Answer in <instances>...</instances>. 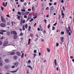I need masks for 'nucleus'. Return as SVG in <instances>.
<instances>
[{"label":"nucleus","mask_w":74,"mask_h":74,"mask_svg":"<svg viewBox=\"0 0 74 74\" xmlns=\"http://www.w3.org/2000/svg\"><path fill=\"white\" fill-rule=\"evenodd\" d=\"M21 21H22V22L23 23H25V20H21Z\"/></svg>","instance_id":"nucleus-25"},{"label":"nucleus","mask_w":74,"mask_h":74,"mask_svg":"<svg viewBox=\"0 0 74 74\" xmlns=\"http://www.w3.org/2000/svg\"><path fill=\"white\" fill-rule=\"evenodd\" d=\"M44 21L45 22V23H47V20L45 19Z\"/></svg>","instance_id":"nucleus-58"},{"label":"nucleus","mask_w":74,"mask_h":74,"mask_svg":"<svg viewBox=\"0 0 74 74\" xmlns=\"http://www.w3.org/2000/svg\"><path fill=\"white\" fill-rule=\"evenodd\" d=\"M54 62V63H55V65L56 66V65H57V62H56V59L55 60Z\"/></svg>","instance_id":"nucleus-13"},{"label":"nucleus","mask_w":74,"mask_h":74,"mask_svg":"<svg viewBox=\"0 0 74 74\" xmlns=\"http://www.w3.org/2000/svg\"><path fill=\"white\" fill-rule=\"evenodd\" d=\"M24 4L25 5V6H26V5H27V3H24Z\"/></svg>","instance_id":"nucleus-60"},{"label":"nucleus","mask_w":74,"mask_h":74,"mask_svg":"<svg viewBox=\"0 0 74 74\" xmlns=\"http://www.w3.org/2000/svg\"><path fill=\"white\" fill-rule=\"evenodd\" d=\"M5 3L6 5L5 6V7H6L7 5V4H8L7 2H6Z\"/></svg>","instance_id":"nucleus-54"},{"label":"nucleus","mask_w":74,"mask_h":74,"mask_svg":"<svg viewBox=\"0 0 74 74\" xmlns=\"http://www.w3.org/2000/svg\"><path fill=\"white\" fill-rule=\"evenodd\" d=\"M18 13V15H21V12H19Z\"/></svg>","instance_id":"nucleus-47"},{"label":"nucleus","mask_w":74,"mask_h":74,"mask_svg":"<svg viewBox=\"0 0 74 74\" xmlns=\"http://www.w3.org/2000/svg\"><path fill=\"white\" fill-rule=\"evenodd\" d=\"M13 34H14V35H16L17 34L16 33V32L15 31H14L13 32Z\"/></svg>","instance_id":"nucleus-10"},{"label":"nucleus","mask_w":74,"mask_h":74,"mask_svg":"<svg viewBox=\"0 0 74 74\" xmlns=\"http://www.w3.org/2000/svg\"><path fill=\"white\" fill-rule=\"evenodd\" d=\"M1 9L2 10V11H3L4 10V7H3L1 6Z\"/></svg>","instance_id":"nucleus-43"},{"label":"nucleus","mask_w":74,"mask_h":74,"mask_svg":"<svg viewBox=\"0 0 74 74\" xmlns=\"http://www.w3.org/2000/svg\"><path fill=\"white\" fill-rule=\"evenodd\" d=\"M23 34L22 33H21L20 34V36H23Z\"/></svg>","instance_id":"nucleus-39"},{"label":"nucleus","mask_w":74,"mask_h":74,"mask_svg":"<svg viewBox=\"0 0 74 74\" xmlns=\"http://www.w3.org/2000/svg\"><path fill=\"white\" fill-rule=\"evenodd\" d=\"M16 53L17 55L19 56H20L21 55V53L18 51L16 52Z\"/></svg>","instance_id":"nucleus-7"},{"label":"nucleus","mask_w":74,"mask_h":74,"mask_svg":"<svg viewBox=\"0 0 74 74\" xmlns=\"http://www.w3.org/2000/svg\"><path fill=\"white\" fill-rule=\"evenodd\" d=\"M17 18H18V20H19L20 18V16H18L17 17Z\"/></svg>","instance_id":"nucleus-51"},{"label":"nucleus","mask_w":74,"mask_h":74,"mask_svg":"<svg viewBox=\"0 0 74 74\" xmlns=\"http://www.w3.org/2000/svg\"><path fill=\"white\" fill-rule=\"evenodd\" d=\"M17 71H18V70H16L15 71H10V73H15V72H17Z\"/></svg>","instance_id":"nucleus-17"},{"label":"nucleus","mask_w":74,"mask_h":74,"mask_svg":"<svg viewBox=\"0 0 74 74\" xmlns=\"http://www.w3.org/2000/svg\"><path fill=\"white\" fill-rule=\"evenodd\" d=\"M30 36L31 37H33V34H30Z\"/></svg>","instance_id":"nucleus-33"},{"label":"nucleus","mask_w":74,"mask_h":74,"mask_svg":"<svg viewBox=\"0 0 74 74\" xmlns=\"http://www.w3.org/2000/svg\"><path fill=\"white\" fill-rule=\"evenodd\" d=\"M10 24H11V23H10V22H8L7 25H10Z\"/></svg>","instance_id":"nucleus-36"},{"label":"nucleus","mask_w":74,"mask_h":74,"mask_svg":"<svg viewBox=\"0 0 74 74\" xmlns=\"http://www.w3.org/2000/svg\"><path fill=\"white\" fill-rule=\"evenodd\" d=\"M62 18H64V13H62Z\"/></svg>","instance_id":"nucleus-21"},{"label":"nucleus","mask_w":74,"mask_h":74,"mask_svg":"<svg viewBox=\"0 0 74 74\" xmlns=\"http://www.w3.org/2000/svg\"><path fill=\"white\" fill-rule=\"evenodd\" d=\"M25 25H23V30H25Z\"/></svg>","instance_id":"nucleus-19"},{"label":"nucleus","mask_w":74,"mask_h":74,"mask_svg":"<svg viewBox=\"0 0 74 74\" xmlns=\"http://www.w3.org/2000/svg\"><path fill=\"white\" fill-rule=\"evenodd\" d=\"M28 27V26H27V24H25V28L26 29H27V27Z\"/></svg>","instance_id":"nucleus-26"},{"label":"nucleus","mask_w":74,"mask_h":74,"mask_svg":"<svg viewBox=\"0 0 74 74\" xmlns=\"http://www.w3.org/2000/svg\"><path fill=\"white\" fill-rule=\"evenodd\" d=\"M59 43H57L56 44V47H58V46H59Z\"/></svg>","instance_id":"nucleus-37"},{"label":"nucleus","mask_w":74,"mask_h":74,"mask_svg":"<svg viewBox=\"0 0 74 74\" xmlns=\"http://www.w3.org/2000/svg\"><path fill=\"white\" fill-rule=\"evenodd\" d=\"M61 34H64V32H61Z\"/></svg>","instance_id":"nucleus-44"},{"label":"nucleus","mask_w":74,"mask_h":74,"mask_svg":"<svg viewBox=\"0 0 74 74\" xmlns=\"http://www.w3.org/2000/svg\"><path fill=\"white\" fill-rule=\"evenodd\" d=\"M37 29L38 31H40V28H38Z\"/></svg>","instance_id":"nucleus-61"},{"label":"nucleus","mask_w":74,"mask_h":74,"mask_svg":"<svg viewBox=\"0 0 74 74\" xmlns=\"http://www.w3.org/2000/svg\"><path fill=\"white\" fill-rule=\"evenodd\" d=\"M3 44V42L1 41H0V45H1Z\"/></svg>","instance_id":"nucleus-35"},{"label":"nucleus","mask_w":74,"mask_h":74,"mask_svg":"<svg viewBox=\"0 0 74 74\" xmlns=\"http://www.w3.org/2000/svg\"><path fill=\"white\" fill-rule=\"evenodd\" d=\"M8 42L7 41H5L3 43V46H7V44H8Z\"/></svg>","instance_id":"nucleus-2"},{"label":"nucleus","mask_w":74,"mask_h":74,"mask_svg":"<svg viewBox=\"0 0 74 74\" xmlns=\"http://www.w3.org/2000/svg\"><path fill=\"white\" fill-rule=\"evenodd\" d=\"M10 54L11 55H15V53L14 52H12L10 53Z\"/></svg>","instance_id":"nucleus-16"},{"label":"nucleus","mask_w":74,"mask_h":74,"mask_svg":"<svg viewBox=\"0 0 74 74\" xmlns=\"http://www.w3.org/2000/svg\"><path fill=\"white\" fill-rule=\"evenodd\" d=\"M38 6V3H36V4L35 5V7H37V6Z\"/></svg>","instance_id":"nucleus-38"},{"label":"nucleus","mask_w":74,"mask_h":74,"mask_svg":"<svg viewBox=\"0 0 74 74\" xmlns=\"http://www.w3.org/2000/svg\"><path fill=\"white\" fill-rule=\"evenodd\" d=\"M3 66V64L1 62H0V66Z\"/></svg>","instance_id":"nucleus-45"},{"label":"nucleus","mask_w":74,"mask_h":74,"mask_svg":"<svg viewBox=\"0 0 74 74\" xmlns=\"http://www.w3.org/2000/svg\"><path fill=\"white\" fill-rule=\"evenodd\" d=\"M60 38H61V42H63V41H64V40H63L64 39V37H61Z\"/></svg>","instance_id":"nucleus-8"},{"label":"nucleus","mask_w":74,"mask_h":74,"mask_svg":"<svg viewBox=\"0 0 74 74\" xmlns=\"http://www.w3.org/2000/svg\"><path fill=\"white\" fill-rule=\"evenodd\" d=\"M14 23H15V22H14V21H12V22H11L12 24H14Z\"/></svg>","instance_id":"nucleus-62"},{"label":"nucleus","mask_w":74,"mask_h":74,"mask_svg":"<svg viewBox=\"0 0 74 74\" xmlns=\"http://www.w3.org/2000/svg\"><path fill=\"white\" fill-rule=\"evenodd\" d=\"M5 62L6 63H9V62H10V61L8 59H6L5 60Z\"/></svg>","instance_id":"nucleus-9"},{"label":"nucleus","mask_w":74,"mask_h":74,"mask_svg":"<svg viewBox=\"0 0 74 74\" xmlns=\"http://www.w3.org/2000/svg\"><path fill=\"white\" fill-rule=\"evenodd\" d=\"M10 66L9 65H6L5 66V68L6 69H8L10 68Z\"/></svg>","instance_id":"nucleus-6"},{"label":"nucleus","mask_w":74,"mask_h":74,"mask_svg":"<svg viewBox=\"0 0 74 74\" xmlns=\"http://www.w3.org/2000/svg\"><path fill=\"white\" fill-rule=\"evenodd\" d=\"M0 25L2 27H4L5 26V24L4 23H1Z\"/></svg>","instance_id":"nucleus-4"},{"label":"nucleus","mask_w":74,"mask_h":74,"mask_svg":"<svg viewBox=\"0 0 74 74\" xmlns=\"http://www.w3.org/2000/svg\"><path fill=\"white\" fill-rule=\"evenodd\" d=\"M58 18L59 19H60V14L58 15Z\"/></svg>","instance_id":"nucleus-41"},{"label":"nucleus","mask_w":74,"mask_h":74,"mask_svg":"<svg viewBox=\"0 0 74 74\" xmlns=\"http://www.w3.org/2000/svg\"><path fill=\"white\" fill-rule=\"evenodd\" d=\"M32 10L31 9H28V11H30Z\"/></svg>","instance_id":"nucleus-50"},{"label":"nucleus","mask_w":74,"mask_h":74,"mask_svg":"<svg viewBox=\"0 0 74 74\" xmlns=\"http://www.w3.org/2000/svg\"><path fill=\"white\" fill-rule=\"evenodd\" d=\"M24 55V53H22L21 55V58H23V57Z\"/></svg>","instance_id":"nucleus-31"},{"label":"nucleus","mask_w":74,"mask_h":74,"mask_svg":"<svg viewBox=\"0 0 74 74\" xmlns=\"http://www.w3.org/2000/svg\"><path fill=\"white\" fill-rule=\"evenodd\" d=\"M28 62L29 63H30L31 62V61L30 60H29V61H28Z\"/></svg>","instance_id":"nucleus-55"},{"label":"nucleus","mask_w":74,"mask_h":74,"mask_svg":"<svg viewBox=\"0 0 74 74\" xmlns=\"http://www.w3.org/2000/svg\"><path fill=\"white\" fill-rule=\"evenodd\" d=\"M29 13H30V12H25V14L26 15H28V14H29Z\"/></svg>","instance_id":"nucleus-22"},{"label":"nucleus","mask_w":74,"mask_h":74,"mask_svg":"<svg viewBox=\"0 0 74 74\" xmlns=\"http://www.w3.org/2000/svg\"><path fill=\"white\" fill-rule=\"evenodd\" d=\"M13 1H14V0H10V3H11V2H13Z\"/></svg>","instance_id":"nucleus-57"},{"label":"nucleus","mask_w":74,"mask_h":74,"mask_svg":"<svg viewBox=\"0 0 74 74\" xmlns=\"http://www.w3.org/2000/svg\"><path fill=\"white\" fill-rule=\"evenodd\" d=\"M50 15H52V13H53L55 12V8H53V7L52 6L50 9Z\"/></svg>","instance_id":"nucleus-1"},{"label":"nucleus","mask_w":74,"mask_h":74,"mask_svg":"<svg viewBox=\"0 0 74 74\" xmlns=\"http://www.w3.org/2000/svg\"><path fill=\"white\" fill-rule=\"evenodd\" d=\"M56 25H57V23H55L53 25V26H56Z\"/></svg>","instance_id":"nucleus-53"},{"label":"nucleus","mask_w":74,"mask_h":74,"mask_svg":"<svg viewBox=\"0 0 74 74\" xmlns=\"http://www.w3.org/2000/svg\"><path fill=\"white\" fill-rule=\"evenodd\" d=\"M33 21V18H31L30 21H29V22H32V21Z\"/></svg>","instance_id":"nucleus-34"},{"label":"nucleus","mask_w":74,"mask_h":74,"mask_svg":"<svg viewBox=\"0 0 74 74\" xmlns=\"http://www.w3.org/2000/svg\"><path fill=\"white\" fill-rule=\"evenodd\" d=\"M33 18L34 19H36V18H37V16H34V17H33Z\"/></svg>","instance_id":"nucleus-56"},{"label":"nucleus","mask_w":74,"mask_h":74,"mask_svg":"<svg viewBox=\"0 0 74 74\" xmlns=\"http://www.w3.org/2000/svg\"><path fill=\"white\" fill-rule=\"evenodd\" d=\"M70 30H66V32H67V33H69V32H70Z\"/></svg>","instance_id":"nucleus-64"},{"label":"nucleus","mask_w":74,"mask_h":74,"mask_svg":"<svg viewBox=\"0 0 74 74\" xmlns=\"http://www.w3.org/2000/svg\"><path fill=\"white\" fill-rule=\"evenodd\" d=\"M1 20L2 22H3V23H5V19H4V18H3V17H1Z\"/></svg>","instance_id":"nucleus-5"},{"label":"nucleus","mask_w":74,"mask_h":74,"mask_svg":"<svg viewBox=\"0 0 74 74\" xmlns=\"http://www.w3.org/2000/svg\"><path fill=\"white\" fill-rule=\"evenodd\" d=\"M68 28L69 30H70L71 32V29H70V26L69 25V26Z\"/></svg>","instance_id":"nucleus-28"},{"label":"nucleus","mask_w":74,"mask_h":74,"mask_svg":"<svg viewBox=\"0 0 74 74\" xmlns=\"http://www.w3.org/2000/svg\"><path fill=\"white\" fill-rule=\"evenodd\" d=\"M14 59H15V60H16L17 58H16V56H14Z\"/></svg>","instance_id":"nucleus-32"},{"label":"nucleus","mask_w":74,"mask_h":74,"mask_svg":"<svg viewBox=\"0 0 74 74\" xmlns=\"http://www.w3.org/2000/svg\"><path fill=\"white\" fill-rule=\"evenodd\" d=\"M6 34L7 36H10V32L9 31H8L7 33Z\"/></svg>","instance_id":"nucleus-12"},{"label":"nucleus","mask_w":74,"mask_h":74,"mask_svg":"<svg viewBox=\"0 0 74 74\" xmlns=\"http://www.w3.org/2000/svg\"><path fill=\"white\" fill-rule=\"evenodd\" d=\"M32 10L33 11H35V9H34V7L33 6L32 7Z\"/></svg>","instance_id":"nucleus-15"},{"label":"nucleus","mask_w":74,"mask_h":74,"mask_svg":"<svg viewBox=\"0 0 74 74\" xmlns=\"http://www.w3.org/2000/svg\"><path fill=\"white\" fill-rule=\"evenodd\" d=\"M70 58L71 59H73V57L72 56H71L70 57Z\"/></svg>","instance_id":"nucleus-59"},{"label":"nucleus","mask_w":74,"mask_h":74,"mask_svg":"<svg viewBox=\"0 0 74 74\" xmlns=\"http://www.w3.org/2000/svg\"><path fill=\"white\" fill-rule=\"evenodd\" d=\"M34 58L35 56H36V54L34 53Z\"/></svg>","instance_id":"nucleus-48"},{"label":"nucleus","mask_w":74,"mask_h":74,"mask_svg":"<svg viewBox=\"0 0 74 74\" xmlns=\"http://www.w3.org/2000/svg\"><path fill=\"white\" fill-rule=\"evenodd\" d=\"M47 50L48 52H50V49H49V48H47Z\"/></svg>","instance_id":"nucleus-29"},{"label":"nucleus","mask_w":74,"mask_h":74,"mask_svg":"<svg viewBox=\"0 0 74 74\" xmlns=\"http://www.w3.org/2000/svg\"><path fill=\"white\" fill-rule=\"evenodd\" d=\"M48 29H49V27H50V24H49V25L47 26Z\"/></svg>","instance_id":"nucleus-30"},{"label":"nucleus","mask_w":74,"mask_h":74,"mask_svg":"<svg viewBox=\"0 0 74 74\" xmlns=\"http://www.w3.org/2000/svg\"><path fill=\"white\" fill-rule=\"evenodd\" d=\"M55 27H52V30H55Z\"/></svg>","instance_id":"nucleus-46"},{"label":"nucleus","mask_w":74,"mask_h":74,"mask_svg":"<svg viewBox=\"0 0 74 74\" xmlns=\"http://www.w3.org/2000/svg\"><path fill=\"white\" fill-rule=\"evenodd\" d=\"M21 11H23V12H25V11H26L25 10L23 9H21Z\"/></svg>","instance_id":"nucleus-27"},{"label":"nucleus","mask_w":74,"mask_h":74,"mask_svg":"<svg viewBox=\"0 0 74 74\" xmlns=\"http://www.w3.org/2000/svg\"><path fill=\"white\" fill-rule=\"evenodd\" d=\"M14 38L15 40H16V38H17V36H16V35H14Z\"/></svg>","instance_id":"nucleus-14"},{"label":"nucleus","mask_w":74,"mask_h":74,"mask_svg":"<svg viewBox=\"0 0 74 74\" xmlns=\"http://www.w3.org/2000/svg\"><path fill=\"white\" fill-rule=\"evenodd\" d=\"M27 66L28 67H29V68L31 70H33V68L31 67V66L28 65Z\"/></svg>","instance_id":"nucleus-11"},{"label":"nucleus","mask_w":74,"mask_h":74,"mask_svg":"<svg viewBox=\"0 0 74 74\" xmlns=\"http://www.w3.org/2000/svg\"><path fill=\"white\" fill-rule=\"evenodd\" d=\"M30 30H31V26H29V27L28 31L29 32H30Z\"/></svg>","instance_id":"nucleus-24"},{"label":"nucleus","mask_w":74,"mask_h":74,"mask_svg":"<svg viewBox=\"0 0 74 74\" xmlns=\"http://www.w3.org/2000/svg\"><path fill=\"white\" fill-rule=\"evenodd\" d=\"M3 6H4V7H5V3H3Z\"/></svg>","instance_id":"nucleus-49"},{"label":"nucleus","mask_w":74,"mask_h":74,"mask_svg":"<svg viewBox=\"0 0 74 74\" xmlns=\"http://www.w3.org/2000/svg\"><path fill=\"white\" fill-rule=\"evenodd\" d=\"M24 18H27V16L26 15H25L24 16Z\"/></svg>","instance_id":"nucleus-63"},{"label":"nucleus","mask_w":74,"mask_h":74,"mask_svg":"<svg viewBox=\"0 0 74 74\" xmlns=\"http://www.w3.org/2000/svg\"><path fill=\"white\" fill-rule=\"evenodd\" d=\"M38 38H36V39L34 40L36 42L37 41V40H38Z\"/></svg>","instance_id":"nucleus-52"},{"label":"nucleus","mask_w":74,"mask_h":74,"mask_svg":"<svg viewBox=\"0 0 74 74\" xmlns=\"http://www.w3.org/2000/svg\"><path fill=\"white\" fill-rule=\"evenodd\" d=\"M33 16H37L36 15V14L35 13L33 15Z\"/></svg>","instance_id":"nucleus-40"},{"label":"nucleus","mask_w":74,"mask_h":74,"mask_svg":"<svg viewBox=\"0 0 74 74\" xmlns=\"http://www.w3.org/2000/svg\"><path fill=\"white\" fill-rule=\"evenodd\" d=\"M20 25H21V26H22L23 25V23H22V21H21L20 23Z\"/></svg>","instance_id":"nucleus-23"},{"label":"nucleus","mask_w":74,"mask_h":74,"mask_svg":"<svg viewBox=\"0 0 74 74\" xmlns=\"http://www.w3.org/2000/svg\"><path fill=\"white\" fill-rule=\"evenodd\" d=\"M13 64L16 67L18 66V65L19 64V63L18 62H14L13 63Z\"/></svg>","instance_id":"nucleus-3"},{"label":"nucleus","mask_w":74,"mask_h":74,"mask_svg":"<svg viewBox=\"0 0 74 74\" xmlns=\"http://www.w3.org/2000/svg\"><path fill=\"white\" fill-rule=\"evenodd\" d=\"M0 31L1 32H6V31L4 30L3 29H1Z\"/></svg>","instance_id":"nucleus-18"},{"label":"nucleus","mask_w":74,"mask_h":74,"mask_svg":"<svg viewBox=\"0 0 74 74\" xmlns=\"http://www.w3.org/2000/svg\"><path fill=\"white\" fill-rule=\"evenodd\" d=\"M31 18V16H29L28 17V19L27 20V21H29V19H30Z\"/></svg>","instance_id":"nucleus-20"},{"label":"nucleus","mask_w":74,"mask_h":74,"mask_svg":"<svg viewBox=\"0 0 74 74\" xmlns=\"http://www.w3.org/2000/svg\"><path fill=\"white\" fill-rule=\"evenodd\" d=\"M46 10H49V7H47L46 8Z\"/></svg>","instance_id":"nucleus-42"}]
</instances>
